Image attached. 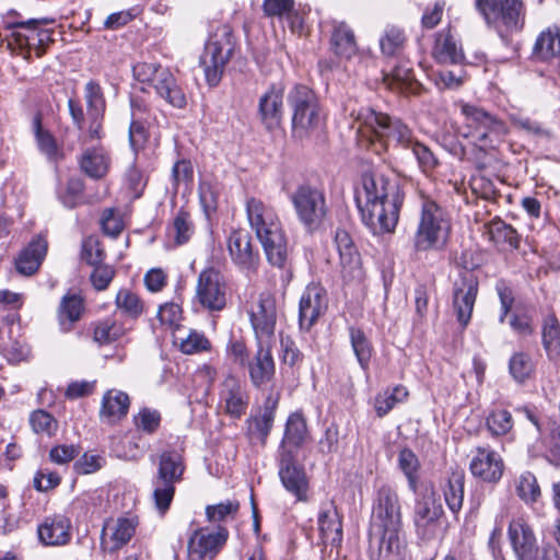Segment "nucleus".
I'll return each mask as SVG.
<instances>
[{
	"label": "nucleus",
	"mask_w": 560,
	"mask_h": 560,
	"mask_svg": "<svg viewBox=\"0 0 560 560\" xmlns=\"http://www.w3.org/2000/svg\"><path fill=\"white\" fill-rule=\"evenodd\" d=\"M404 198L399 183L381 173H364L355 197L362 221L374 234L394 231Z\"/></svg>",
	"instance_id": "f257e3e1"
},
{
	"label": "nucleus",
	"mask_w": 560,
	"mask_h": 560,
	"mask_svg": "<svg viewBox=\"0 0 560 560\" xmlns=\"http://www.w3.org/2000/svg\"><path fill=\"white\" fill-rule=\"evenodd\" d=\"M358 125L360 142L381 154L389 145L407 149L415 139L412 130L401 119L370 107L351 113Z\"/></svg>",
	"instance_id": "f03ea898"
},
{
	"label": "nucleus",
	"mask_w": 560,
	"mask_h": 560,
	"mask_svg": "<svg viewBox=\"0 0 560 560\" xmlns=\"http://www.w3.org/2000/svg\"><path fill=\"white\" fill-rule=\"evenodd\" d=\"M246 215L268 261L273 266L283 267L288 259V244L276 210L262 200L250 197L246 201Z\"/></svg>",
	"instance_id": "7ed1b4c3"
},
{
	"label": "nucleus",
	"mask_w": 560,
	"mask_h": 560,
	"mask_svg": "<svg viewBox=\"0 0 560 560\" xmlns=\"http://www.w3.org/2000/svg\"><path fill=\"white\" fill-rule=\"evenodd\" d=\"M452 232L448 212L436 201L424 198L413 236L417 252H441L446 248Z\"/></svg>",
	"instance_id": "20e7f679"
},
{
	"label": "nucleus",
	"mask_w": 560,
	"mask_h": 560,
	"mask_svg": "<svg viewBox=\"0 0 560 560\" xmlns=\"http://www.w3.org/2000/svg\"><path fill=\"white\" fill-rule=\"evenodd\" d=\"M292 109V136L304 140L314 136L324 124L318 100L306 85L294 86L288 96Z\"/></svg>",
	"instance_id": "39448f33"
},
{
	"label": "nucleus",
	"mask_w": 560,
	"mask_h": 560,
	"mask_svg": "<svg viewBox=\"0 0 560 560\" xmlns=\"http://www.w3.org/2000/svg\"><path fill=\"white\" fill-rule=\"evenodd\" d=\"M476 5L486 22L503 39L524 26L525 7L522 0H476Z\"/></svg>",
	"instance_id": "423d86ee"
},
{
	"label": "nucleus",
	"mask_w": 560,
	"mask_h": 560,
	"mask_svg": "<svg viewBox=\"0 0 560 560\" xmlns=\"http://www.w3.org/2000/svg\"><path fill=\"white\" fill-rule=\"evenodd\" d=\"M133 77L151 85L156 94L176 108L187 105V97L168 68L154 62H138L132 68Z\"/></svg>",
	"instance_id": "0eeeda50"
},
{
	"label": "nucleus",
	"mask_w": 560,
	"mask_h": 560,
	"mask_svg": "<svg viewBox=\"0 0 560 560\" xmlns=\"http://www.w3.org/2000/svg\"><path fill=\"white\" fill-rule=\"evenodd\" d=\"M234 49L232 30L228 25H221L210 35L200 63L203 68L206 81L210 86H215L222 79L224 68Z\"/></svg>",
	"instance_id": "6e6552de"
},
{
	"label": "nucleus",
	"mask_w": 560,
	"mask_h": 560,
	"mask_svg": "<svg viewBox=\"0 0 560 560\" xmlns=\"http://www.w3.org/2000/svg\"><path fill=\"white\" fill-rule=\"evenodd\" d=\"M182 456L177 452H163L160 455L159 469L153 479V498L155 506L162 513L168 508L174 498L175 483L184 474Z\"/></svg>",
	"instance_id": "1a4fd4ad"
},
{
	"label": "nucleus",
	"mask_w": 560,
	"mask_h": 560,
	"mask_svg": "<svg viewBox=\"0 0 560 560\" xmlns=\"http://www.w3.org/2000/svg\"><path fill=\"white\" fill-rule=\"evenodd\" d=\"M291 202L301 223L313 231L320 226L327 215L323 190L310 184H301L292 192Z\"/></svg>",
	"instance_id": "9d476101"
},
{
	"label": "nucleus",
	"mask_w": 560,
	"mask_h": 560,
	"mask_svg": "<svg viewBox=\"0 0 560 560\" xmlns=\"http://www.w3.org/2000/svg\"><path fill=\"white\" fill-rule=\"evenodd\" d=\"M462 114L465 117L462 135L466 138H474L480 145H487L488 142H493L494 137L505 133L503 122L479 107L464 104Z\"/></svg>",
	"instance_id": "9b49d317"
},
{
	"label": "nucleus",
	"mask_w": 560,
	"mask_h": 560,
	"mask_svg": "<svg viewBox=\"0 0 560 560\" xmlns=\"http://www.w3.org/2000/svg\"><path fill=\"white\" fill-rule=\"evenodd\" d=\"M228 284L214 268L202 270L197 280L195 300L209 312H220L226 306Z\"/></svg>",
	"instance_id": "f8f14e48"
},
{
	"label": "nucleus",
	"mask_w": 560,
	"mask_h": 560,
	"mask_svg": "<svg viewBox=\"0 0 560 560\" xmlns=\"http://www.w3.org/2000/svg\"><path fill=\"white\" fill-rule=\"evenodd\" d=\"M397 529H402L399 498L392 487L383 486L377 491L370 532Z\"/></svg>",
	"instance_id": "ddd939ff"
},
{
	"label": "nucleus",
	"mask_w": 560,
	"mask_h": 560,
	"mask_svg": "<svg viewBox=\"0 0 560 560\" xmlns=\"http://www.w3.org/2000/svg\"><path fill=\"white\" fill-rule=\"evenodd\" d=\"M12 27V42L9 45H15L25 59H30L33 51L36 57H42L51 43L50 32L39 28L37 20L18 22Z\"/></svg>",
	"instance_id": "4468645a"
},
{
	"label": "nucleus",
	"mask_w": 560,
	"mask_h": 560,
	"mask_svg": "<svg viewBox=\"0 0 560 560\" xmlns=\"http://www.w3.org/2000/svg\"><path fill=\"white\" fill-rule=\"evenodd\" d=\"M228 537V529L221 526L217 530L196 529L188 540V560H213L225 545Z\"/></svg>",
	"instance_id": "2eb2a0df"
},
{
	"label": "nucleus",
	"mask_w": 560,
	"mask_h": 560,
	"mask_svg": "<svg viewBox=\"0 0 560 560\" xmlns=\"http://www.w3.org/2000/svg\"><path fill=\"white\" fill-rule=\"evenodd\" d=\"M279 477L285 490L298 501H307L308 478L304 467L296 462L295 452L279 451Z\"/></svg>",
	"instance_id": "dca6fc26"
},
{
	"label": "nucleus",
	"mask_w": 560,
	"mask_h": 560,
	"mask_svg": "<svg viewBox=\"0 0 560 560\" xmlns=\"http://www.w3.org/2000/svg\"><path fill=\"white\" fill-rule=\"evenodd\" d=\"M372 560H406L407 540L402 529L370 532Z\"/></svg>",
	"instance_id": "f3484780"
},
{
	"label": "nucleus",
	"mask_w": 560,
	"mask_h": 560,
	"mask_svg": "<svg viewBox=\"0 0 560 560\" xmlns=\"http://www.w3.org/2000/svg\"><path fill=\"white\" fill-rule=\"evenodd\" d=\"M335 244L340 258V272L347 285H359L364 280V271L359 253L355 250L349 233L337 230Z\"/></svg>",
	"instance_id": "a211bd4d"
},
{
	"label": "nucleus",
	"mask_w": 560,
	"mask_h": 560,
	"mask_svg": "<svg viewBox=\"0 0 560 560\" xmlns=\"http://www.w3.org/2000/svg\"><path fill=\"white\" fill-rule=\"evenodd\" d=\"M139 525L137 516L108 518L104 522L101 534V547L114 553L127 545Z\"/></svg>",
	"instance_id": "6ab92c4d"
},
{
	"label": "nucleus",
	"mask_w": 560,
	"mask_h": 560,
	"mask_svg": "<svg viewBox=\"0 0 560 560\" xmlns=\"http://www.w3.org/2000/svg\"><path fill=\"white\" fill-rule=\"evenodd\" d=\"M477 294L478 281L472 275H463L454 282L453 310L462 327L470 322Z\"/></svg>",
	"instance_id": "aec40b11"
},
{
	"label": "nucleus",
	"mask_w": 560,
	"mask_h": 560,
	"mask_svg": "<svg viewBox=\"0 0 560 560\" xmlns=\"http://www.w3.org/2000/svg\"><path fill=\"white\" fill-rule=\"evenodd\" d=\"M469 469L474 477L486 482L497 483L502 478L504 463L494 450L488 446H478L471 452Z\"/></svg>",
	"instance_id": "412c9836"
},
{
	"label": "nucleus",
	"mask_w": 560,
	"mask_h": 560,
	"mask_svg": "<svg viewBox=\"0 0 560 560\" xmlns=\"http://www.w3.org/2000/svg\"><path fill=\"white\" fill-rule=\"evenodd\" d=\"M442 514L443 508L434 495H423L415 505L413 524L417 534L422 539L433 538L439 529Z\"/></svg>",
	"instance_id": "4be33fe9"
},
{
	"label": "nucleus",
	"mask_w": 560,
	"mask_h": 560,
	"mask_svg": "<svg viewBox=\"0 0 560 560\" xmlns=\"http://www.w3.org/2000/svg\"><path fill=\"white\" fill-rule=\"evenodd\" d=\"M250 322L257 339L272 340L277 322L276 299L270 293L259 295L250 312Z\"/></svg>",
	"instance_id": "5701e85b"
},
{
	"label": "nucleus",
	"mask_w": 560,
	"mask_h": 560,
	"mask_svg": "<svg viewBox=\"0 0 560 560\" xmlns=\"http://www.w3.org/2000/svg\"><path fill=\"white\" fill-rule=\"evenodd\" d=\"M232 261L242 270H254L259 262V253L253 246L252 236L245 230H234L226 241Z\"/></svg>",
	"instance_id": "b1692460"
},
{
	"label": "nucleus",
	"mask_w": 560,
	"mask_h": 560,
	"mask_svg": "<svg viewBox=\"0 0 560 560\" xmlns=\"http://www.w3.org/2000/svg\"><path fill=\"white\" fill-rule=\"evenodd\" d=\"M284 113V86L280 83L272 84L259 97L258 115L261 124L268 130H275L281 126Z\"/></svg>",
	"instance_id": "393cba45"
},
{
	"label": "nucleus",
	"mask_w": 560,
	"mask_h": 560,
	"mask_svg": "<svg viewBox=\"0 0 560 560\" xmlns=\"http://www.w3.org/2000/svg\"><path fill=\"white\" fill-rule=\"evenodd\" d=\"M327 294L318 284L307 285L300 300L299 320L308 330L327 308Z\"/></svg>",
	"instance_id": "a878e982"
},
{
	"label": "nucleus",
	"mask_w": 560,
	"mask_h": 560,
	"mask_svg": "<svg viewBox=\"0 0 560 560\" xmlns=\"http://www.w3.org/2000/svg\"><path fill=\"white\" fill-rule=\"evenodd\" d=\"M508 534L517 560H530L544 552L537 546L532 527L523 518L511 521Z\"/></svg>",
	"instance_id": "bb28decb"
},
{
	"label": "nucleus",
	"mask_w": 560,
	"mask_h": 560,
	"mask_svg": "<svg viewBox=\"0 0 560 560\" xmlns=\"http://www.w3.org/2000/svg\"><path fill=\"white\" fill-rule=\"evenodd\" d=\"M257 351L247 363L250 382L259 387L270 382L275 375L276 366L272 358V340L257 339Z\"/></svg>",
	"instance_id": "cd10ccee"
},
{
	"label": "nucleus",
	"mask_w": 560,
	"mask_h": 560,
	"mask_svg": "<svg viewBox=\"0 0 560 560\" xmlns=\"http://www.w3.org/2000/svg\"><path fill=\"white\" fill-rule=\"evenodd\" d=\"M248 396L242 383L228 376L221 384L220 407L232 418H241L247 409Z\"/></svg>",
	"instance_id": "c85d7f7f"
},
{
	"label": "nucleus",
	"mask_w": 560,
	"mask_h": 560,
	"mask_svg": "<svg viewBox=\"0 0 560 560\" xmlns=\"http://www.w3.org/2000/svg\"><path fill=\"white\" fill-rule=\"evenodd\" d=\"M317 524L325 545L339 546L341 544L342 522L332 502L322 505L317 516Z\"/></svg>",
	"instance_id": "c756f323"
},
{
	"label": "nucleus",
	"mask_w": 560,
	"mask_h": 560,
	"mask_svg": "<svg viewBox=\"0 0 560 560\" xmlns=\"http://www.w3.org/2000/svg\"><path fill=\"white\" fill-rule=\"evenodd\" d=\"M47 253V242L40 235L35 236L28 245L21 250L15 259L16 270L24 276L35 273Z\"/></svg>",
	"instance_id": "7c9ffc66"
},
{
	"label": "nucleus",
	"mask_w": 560,
	"mask_h": 560,
	"mask_svg": "<svg viewBox=\"0 0 560 560\" xmlns=\"http://www.w3.org/2000/svg\"><path fill=\"white\" fill-rule=\"evenodd\" d=\"M39 540L46 546L66 545L70 540V521L63 515L47 517L37 528Z\"/></svg>",
	"instance_id": "2f4dec72"
},
{
	"label": "nucleus",
	"mask_w": 560,
	"mask_h": 560,
	"mask_svg": "<svg viewBox=\"0 0 560 560\" xmlns=\"http://www.w3.org/2000/svg\"><path fill=\"white\" fill-rule=\"evenodd\" d=\"M489 241L499 249H516L520 246L521 236L517 231L500 218H494L485 224Z\"/></svg>",
	"instance_id": "473e14b6"
},
{
	"label": "nucleus",
	"mask_w": 560,
	"mask_h": 560,
	"mask_svg": "<svg viewBox=\"0 0 560 560\" xmlns=\"http://www.w3.org/2000/svg\"><path fill=\"white\" fill-rule=\"evenodd\" d=\"M277 407L278 397L268 396L264 407L258 413L247 420L249 434L259 439L262 444L266 443L267 436L273 425Z\"/></svg>",
	"instance_id": "72a5a7b5"
},
{
	"label": "nucleus",
	"mask_w": 560,
	"mask_h": 560,
	"mask_svg": "<svg viewBox=\"0 0 560 560\" xmlns=\"http://www.w3.org/2000/svg\"><path fill=\"white\" fill-rule=\"evenodd\" d=\"M81 170L91 178H103L109 170L110 156L104 147L86 148L80 159Z\"/></svg>",
	"instance_id": "f704fd0d"
},
{
	"label": "nucleus",
	"mask_w": 560,
	"mask_h": 560,
	"mask_svg": "<svg viewBox=\"0 0 560 560\" xmlns=\"http://www.w3.org/2000/svg\"><path fill=\"white\" fill-rule=\"evenodd\" d=\"M129 406L130 399L126 393L109 389L103 396L100 416L109 422H115L126 417Z\"/></svg>",
	"instance_id": "c9c22d12"
},
{
	"label": "nucleus",
	"mask_w": 560,
	"mask_h": 560,
	"mask_svg": "<svg viewBox=\"0 0 560 560\" xmlns=\"http://www.w3.org/2000/svg\"><path fill=\"white\" fill-rule=\"evenodd\" d=\"M307 425L304 417L294 412L289 416L287 423L284 435L280 445L279 451H293L298 450L304 443L307 438Z\"/></svg>",
	"instance_id": "e433bc0d"
},
{
	"label": "nucleus",
	"mask_w": 560,
	"mask_h": 560,
	"mask_svg": "<svg viewBox=\"0 0 560 560\" xmlns=\"http://www.w3.org/2000/svg\"><path fill=\"white\" fill-rule=\"evenodd\" d=\"M384 84L398 93L413 92L417 88L413 70L408 61L397 65L383 77Z\"/></svg>",
	"instance_id": "4c0bfd02"
},
{
	"label": "nucleus",
	"mask_w": 560,
	"mask_h": 560,
	"mask_svg": "<svg viewBox=\"0 0 560 560\" xmlns=\"http://www.w3.org/2000/svg\"><path fill=\"white\" fill-rule=\"evenodd\" d=\"M433 58L441 65L462 62L464 54L450 34L440 33L432 49Z\"/></svg>",
	"instance_id": "58836bf2"
},
{
	"label": "nucleus",
	"mask_w": 560,
	"mask_h": 560,
	"mask_svg": "<svg viewBox=\"0 0 560 560\" xmlns=\"http://www.w3.org/2000/svg\"><path fill=\"white\" fill-rule=\"evenodd\" d=\"M464 471L454 470L448 476L447 481L443 488L445 503L454 514L462 510L464 502Z\"/></svg>",
	"instance_id": "ea45409f"
},
{
	"label": "nucleus",
	"mask_w": 560,
	"mask_h": 560,
	"mask_svg": "<svg viewBox=\"0 0 560 560\" xmlns=\"http://www.w3.org/2000/svg\"><path fill=\"white\" fill-rule=\"evenodd\" d=\"M116 310L121 316L129 319L139 318L144 312V302L131 289L121 288L115 298Z\"/></svg>",
	"instance_id": "a19ab883"
},
{
	"label": "nucleus",
	"mask_w": 560,
	"mask_h": 560,
	"mask_svg": "<svg viewBox=\"0 0 560 560\" xmlns=\"http://www.w3.org/2000/svg\"><path fill=\"white\" fill-rule=\"evenodd\" d=\"M560 55V33L558 30L542 31L534 45L533 56L539 60H548Z\"/></svg>",
	"instance_id": "79ce46f5"
},
{
	"label": "nucleus",
	"mask_w": 560,
	"mask_h": 560,
	"mask_svg": "<svg viewBox=\"0 0 560 560\" xmlns=\"http://www.w3.org/2000/svg\"><path fill=\"white\" fill-rule=\"evenodd\" d=\"M331 45L335 54L340 58L350 59L357 54L354 34L345 23L335 26Z\"/></svg>",
	"instance_id": "37998d69"
},
{
	"label": "nucleus",
	"mask_w": 560,
	"mask_h": 560,
	"mask_svg": "<svg viewBox=\"0 0 560 560\" xmlns=\"http://www.w3.org/2000/svg\"><path fill=\"white\" fill-rule=\"evenodd\" d=\"M83 311V300L77 294L66 295L60 302L58 317L62 329L69 330L79 320Z\"/></svg>",
	"instance_id": "c03bdc74"
},
{
	"label": "nucleus",
	"mask_w": 560,
	"mask_h": 560,
	"mask_svg": "<svg viewBox=\"0 0 560 560\" xmlns=\"http://www.w3.org/2000/svg\"><path fill=\"white\" fill-rule=\"evenodd\" d=\"M542 346L550 359L560 354V325L555 315H548L542 326Z\"/></svg>",
	"instance_id": "a18cd8bd"
},
{
	"label": "nucleus",
	"mask_w": 560,
	"mask_h": 560,
	"mask_svg": "<svg viewBox=\"0 0 560 560\" xmlns=\"http://www.w3.org/2000/svg\"><path fill=\"white\" fill-rule=\"evenodd\" d=\"M535 371V364L529 353L514 352L509 360V372L517 383H524Z\"/></svg>",
	"instance_id": "49530a36"
},
{
	"label": "nucleus",
	"mask_w": 560,
	"mask_h": 560,
	"mask_svg": "<svg viewBox=\"0 0 560 560\" xmlns=\"http://www.w3.org/2000/svg\"><path fill=\"white\" fill-rule=\"evenodd\" d=\"M515 489L518 498L525 504H534L541 497V490L537 478L530 471L523 472L515 482Z\"/></svg>",
	"instance_id": "de8ad7c7"
},
{
	"label": "nucleus",
	"mask_w": 560,
	"mask_h": 560,
	"mask_svg": "<svg viewBox=\"0 0 560 560\" xmlns=\"http://www.w3.org/2000/svg\"><path fill=\"white\" fill-rule=\"evenodd\" d=\"M142 439L139 435H125L113 445V452L118 458L136 460L144 454Z\"/></svg>",
	"instance_id": "09e8293b"
},
{
	"label": "nucleus",
	"mask_w": 560,
	"mask_h": 560,
	"mask_svg": "<svg viewBox=\"0 0 560 560\" xmlns=\"http://www.w3.org/2000/svg\"><path fill=\"white\" fill-rule=\"evenodd\" d=\"M408 397V390L397 385L392 390L378 394L374 400V408L380 418L386 416L398 402H402Z\"/></svg>",
	"instance_id": "8fccbe9b"
},
{
	"label": "nucleus",
	"mask_w": 560,
	"mask_h": 560,
	"mask_svg": "<svg viewBox=\"0 0 560 560\" xmlns=\"http://www.w3.org/2000/svg\"><path fill=\"white\" fill-rule=\"evenodd\" d=\"M350 341L353 352L360 366L363 370L369 368V363L372 357L373 348L365 334L360 328L351 327Z\"/></svg>",
	"instance_id": "3c124183"
},
{
	"label": "nucleus",
	"mask_w": 560,
	"mask_h": 560,
	"mask_svg": "<svg viewBox=\"0 0 560 560\" xmlns=\"http://www.w3.org/2000/svg\"><path fill=\"white\" fill-rule=\"evenodd\" d=\"M33 129L39 151L48 159H55L58 154L56 139L48 130L43 128L39 114L33 118Z\"/></svg>",
	"instance_id": "603ef678"
},
{
	"label": "nucleus",
	"mask_w": 560,
	"mask_h": 560,
	"mask_svg": "<svg viewBox=\"0 0 560 560\" xmlns=\"http://www.w3.org/2000/svg\"><path fill=\"white\" fill-rule=\"evenodd\" d=\"M513 418L510 411L497 409L486 418V424L492 435L501 436L509 433L513 428Z\"/></svg>",
	"instance_id": "864d4df0"
},
{
	"label": "nucleus",
	"mask_w": 560,
	"mask_h": 560,
	"mask_svg": "<svg viewBox=\"0 0 560 560\" xmlns=\"http://www.w3.org/2000/svg\"><path fill=\"white\" fill-rule=\"evenodd\" d=\"M30 424L37 434L52 436L57 429V420L43 409L35 410L30 416Z\"/></svg>",
	"instance_id": "5fc2aeb1"
},
{
	"label": "nucleus",
	"mask_w": 560,
	"mask_h": 560,
	"mask_svg": "<svg viewBox=\"0 0 560 560\" xmlns=\"http://www.w3.org/2000/svg\"><path fill=\"white\" fill-rule=\"evenodd\" d=\"M84 92L88 115H104L106 104L101 85L95 81H90L86 83Z\"/></svg>",
	"instance_id": "6e6d98bb"
},
{
	"label": "nucleus",
	"mask_w": 560,
	"mask_h": 560,
	"mask_svg": "<svg viewBox=\"0 0 560 560\" xmlns=\"http://www.w3.org/2000/svg\"><path fill=\"white\" fill-rule=\"evenodd\" d=\"M398 464L400 469L406 475L409 487L412 490H416L417 487V471L419 469V460L416 454L409 450L404 448L400 451L398 455Z\"/></svg>",
	"instance_id": "4d7b16f0"
},
{
	"label": "nucleus",
	"mask_w": 560,
	"mask_h": 560,
	"mask_svg": "<svg viewBox=\"0 0 560 560\" xmlns=\"http://www.w3.org/2000/svg\"><path fill=\"white\" fill-rule=\"evenodd\" d=\"M407 150H410L417 162L419 167L423 172H428L433 170L438 165V159L433 154V152L423 143L418 141L416 138L410 143V147H407Z\"/></svg>",
	"instance_id": "13d9d810"
},
{
	"label": "nucleus",
	"mask_w": 560,
	"mask_h": 560,
	"mask_svg": "<svg viewBox=\"0 0 560 560\" xmlns=\"http://www.w3.org/2000/svg\"><path fill=\"white\" fill-rule=\"evenodd\" d=\"M171 232L178 245L186 243L194 232L190 215L185 211H179L173 221Z\"/></svg>",
	"instance_id": "bf43d9fd"
},
{
	"label": "nucleus",
	"mask_w": 560,
	"mask_h": 560,
	"mask_svg": "<svg viewBox=\"0 0 560 560\" xmlns=\"http://www.w3.org/2000/svg\"><path fill=\"white\" fill-rule=\"evenodd\" d=\"M180 350L186 354H194L210 349L211 343L205 334L191 330L180 340Z\"/></svg>",
	"instance_id": "052dcab7"
},
{
	"label": "nucleus",
	"mask_w": 560,
	"mask_h": 560,
	"mask_svg": "<svg viewBox=\"0 0 560 560\" xmlns=\"http://www.w3.org/2000/svg\"><path fill=\"white\" fill-rule=\"evenodd\" d=\"M82 259L91 266L103 264L105 259L104 249L96 237H88L82 244Z\"/></svg>",
	"instance_id": "680f3d73"
},
{
	"label": "nucleus",
	"mask_w": 560,
	"mask_h": 560,
	"mask_svg": "<svg viewBox=\"0 0 560 560\" xmlns=\"http://www.w3.org/2000/svg\"><path fill=\"white\" fill-rule=\"evenodd\" d=\"M219 190L215 184L210 180H201L199 184L200 203L207 214L214 211L218 206Z\"/></svg>",
	"instance_id": "e2e57ef3"
},
{
	"label": "nucleus",
	"mask_w": 560,
	"mask_h": 560,
	"mask_svg": "<svg viewBox=\"0 0 560 560\" xmlns=\"http://www.w3.org/2000/svg\"><path fill=\"white\" fill-rule=\"evenodd\" d=\"M93 267L94 269L90 276L92 285L97 291L106 290L115 277V269L106 264H101Z\"/></svg>",
	"instance_id": "0e129e2a"
},
{
	"label": "nucleus",
	"mask_w": 560,
	"mask_h": 560,
	"mask_svg": "<svg viewBox=\"0 0 560 560\" xmlns=\"http://www.w3.org/2000/svg\"><path fill=\"white\" fill-rule=\"evenodd\" d=\"M161 417L156 410L142 408L137 416H135V424L139 430L149 434L156 431L160 425Z\"/></svg>",
	"instance_id": "69168bd1"
},
{
	"label": "nucleus",
	"mask_w": 560,
	"mask_h": 560,
	"mask_svg": "<svg viewBox=\"0 0 560 560\" xmlns=\"http://www.w3.org/2000/svg\"><path fill=\"white\" fill-rule=\"evenodd\" d=\"M240 504L236 501H226L215 505H209L206 509L207 517L210 522L224 521L230 515H235Z\"/></svg>",
	"instance_id": "338daca9"
},
{
	"label": "nucleus",
	"mask_w": 560,
	"mask_h": 560,
	"mask_svg": "<svg viewBox=\"0 0 560 560\" xmlns=\"http://www.w3.org/2000/svg\"><path fill=\"white\" fill-rule=\"evenodd\" d=\"M121 331V327L116 323L103 322L94 329V339L100 343H109L117 340Z\"/></svg>",
	"instance_id": "774afa93"
}]
</instances>
